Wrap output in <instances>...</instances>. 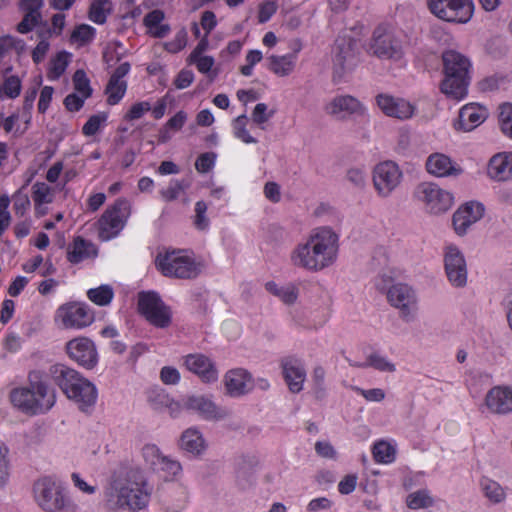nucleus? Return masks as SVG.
<instances>
[{
  "label": "nucleus",
  "instance_id": "48",
  "mask_svg": "<svg viewBox=\"0 0 512 512\" xmlns=\"http://www.w3.org/2000/svg\"><path fill=\"white\" fill-rule=\"evenodd\" d=\"M94 35L95 28L87 24H80L71 33V40L85 44L90 42L94 38Z\"/></svg>",
  "mask_w": 512,
  "mask_h": 512
},
{
  "label": "nucleus",
  "instance_id": "14",
  "mask_svg": "<svg viewBox=\"0 0 512 512\" xmlns=\"http://www.w3.org/2000/svg\"><path fill=\"white\" fill-rule=\"evenodd\" d=\"M368 52L379 59L399 60L402 57L401 43L385 28H375Z\"/></svg>",
  "mask_w": 512,
  "mask_h": 512
},
{
  "label": "nucleus",
  "instance_id": "42",
  "mask_svg": "<svg viewBox=\"0 0 512 512\" xmlns=\"http://www.w3.org/2000/svg\"><path fill=\"white\" fill-rule=\"evenodd\" d=\"M357 367H366L371 366L379 371L384 372H394L396 370L395 365L391 362H389L386 358L378 355V354H371L368 357V362L366 364H357Z\"/></svg>",
  "mask_w": 512,
  "mask_h": 512
},
{
  "label": "nucleus",
  "instance_id": "53",
  "mask_svg": "<svg viewBox=\"0 0 512 512\" xmlns=\"http://www.w3.org/2000/svg\"><path fill=\"white\" fill-rule=\"evenodd\" d=\"M207 205L204 201H198L195 204L194 225L198 230H205L208 227L209 220L206 217Z\"/></svg>",
  "mask_w": 512,
  "mask_h": 512
},
{
  "label": "nucleus",
  "instance_id": "47",
  "mask_svg": "<svg viewBox=\"0 0 512 512\" xmlns=\"http://www.w3.org/2000/svg\"><path fill=\"white\" fill-rule=\"evenodd\" d=\"M108 4L107 0H96L94 1L89 10V18L96 24H104L107 16L105 13V5Z\"/></svg>",
  "mask_w": 512,
  "mask_h": 512
},
{
  "label": "nucleus",
  "instance_id": "5",
  "mask_svg": "<svg viewBox=\"0 0 512 512\" xmlns=\"http://www.w3.org/2000/svg\"><path fill=\"white\" fill-rule=\"evenodd\" d=\"M442 62L444 79L440 84L441 92L452 99L464 98L470 84L469 59L456 50H445Z\"/></svg>",
  "mask_w": 512,
  "mask_h": 512
},
{
  "label": "nucleus",
  "instance_id": "22",
  "mask_svg": "<svg viewBox=\"0 0 512 512\" xmlns=\"http://www.w3.org/2000/svg\"><path fill=\"white\" fill-rule=\"evenodd\" d=\"M376 102L380 110L389 117L403 120L410 118L414 112V107L409 102L388 94H378Z\"/></svg>",
  "mask_w": 512,
  "mask_h": 512
},
{
  "label": "nucleus",
  "instance_id": "40",
  "mask_svg": "<svg viewBox=\"0 0 512 512\" xmlns=\"http://www.w3.org/2000/svg\"><path fill=\"white\" fill-rule=\"evenodd\" d=\"M433 505V499L425 490L411 493L407 497V506L411 509L428 508Z\"/></svg>",
  "mask_w": 512,
  "mask_h": 512
},
{
  "label": "nucleus",
  "instance_id": "26",
  "mask_svg": "<svg viewBox=\"0 0 512 512\" xmlns=\"http://www.w3.org/2000/svg\"><path fill=\"white\" fill-rule=\"evenodd\" d=\"M487 110L478 104L470 103L463 106L459 111V121L456 129L471 131L479 126L487 118Z\"/></svg>",
  "mask_w": 512,
  "mask_h": 512
},
{
  "label": "nucleus",
  "instance_id": "11",
  "mask_svg": "<svg viewBox=\"0 0 512 512\" xmlns=\"http://www.w3.org/2000/svg\"><path fill=\"white\" fill-rule=\"evenodd\" d=\"M130 214V204L126 199H118L115 204L107 209L99 219V237L108 241L117 236L124 228L126 219Z\"/></svg>",
  "mask_w": 512,
  "mask_h": 512
},
{
  "label": "nucleus",
  "instance_id": "39",
  "mask_svg": "<svg viewBox=\"0 0 512 512\" xmlns=\"http://www.w3.org/2000/svg\"><path fill=\"white\" fill-rule=\"evenodd\" d=\"M32 198L35 206L51 203L53 201L51 188L44 182H36L32 187Z\"/></svg>",
  "mask_w": 512,
  "mask_h": 512
},
{
  "label": "nucleus",
  "instance_id": "44",
  "mask_svg": "<svg viewBox=\"0 0 512 512\" xmlns=\"http://www.w3.org/2000/svg\"><path fill=\"white\" fill-rule=\"evenodd\" d=\"M142 456L151 469L155 470L164 455L155 444H146L142 448Z\"/></svg>",
  "mask_w": 512,
  "mask_h": 512
},
{
  "label": "nucleus",
  "instance_id": "61",
  "mask_svg": "<svg viewBox=\"0 0 512 512\" xmlns=\"http://www.w3.org/2000/svg\"><path fill=\"white\" fill-rule=\"evenodd\" d=\"M194 80V74L191 70L182 69L174 79V86L177 89H185L191 85Z\"/></svg>",
  "mask_w": 512,
  "mask_h": 512
},
{
  "label": "nucleus",
  "instance_id": "21",
  "mask_svg": "<svg viewBox=\"0 0 512 512\" xmlns=\"http://www.w3.org/2000/svg\"><path fill=\"white\" fill-rule=\"evenodd\" d=\"M184 365L205 383L215 382L218 379V370L214 362L204 354L195 353L185 356Z\"/></svg>",
  "mask_w": 512,
  "mask_h": 512
},
{
  "label": "nucleus",
  "instance_id": "55",
  "mask_svg": "<svg viewBox=\"0 0 512 512\" xmlns=\"http://www.w3.org/2000/svg\"><path fill=\"white\" fill-rule=\"evenodd\" d=\"M325 375L326 372L322 366H316L313 370L312 380L314 383V390L317 398H321L325 392Z\"/></svg>",
  "mask_w": 512,
  "mask_h": 512
},
{
  "label": "nucleus",
  "instance_id": "62",
  "mask_svg": "<svg viewBox=\"0 0 512 512\" xmlns=\"http://www.w3.org/2000/svg\"><path fill=\"white\" fill-rule=\"evenodd\" d=\"M85 99L83 96L80 97L76 93H71L65 97L64 106L68 111L76 112L83 107Z\"/></svg>",
  "mask_w": 512,
  "mask_h": 512
},
{
  "label": "nucleus",
  "instance_id": "8",
  "mask_svg": "<svg viewBox=\"0 0 512 512\" xmlns=\"http://www.w3.org/2000/svg\"><path fill=\"white\" fill-rule=\"evenodd\" d=\"M359 48L356 39L349 36L338 37L333 48V81L340 82L346 73L358 64Z\"/></svg>",
  "mask_w": 512,
  "mask_h": 512
},
{
  "label": "nucleus",
  "instance_id": "28",
  "mask_svg": "<svg viewBox=\"0 0 512 512\" xmlns=\"http://www.w3.org/2000/svg\"><path fill=\"white\" fill-rule=\"evenodd\" d=\"M487 173L495 181H512V153L494 155L489 160Z\"/></svg>",
  "mask_w": 512,
  "mask_h": 512
},
{
  "label": "nucleus",
  "instance_id": "18",
  "mask_svg": "<svg viewBox=\"0 0 512 512\" xmlns=\"http://www.w3.org/2000/svg\"><path fill=\"white\" fill-rule=\"evenodd\" d=\"M56 317L62 321L65 328H83L93 322V315L86 305L80 303H66L61 305Z\"/></svg>",
  "mask_w": 512,
  "mask_h": 512
},
{
  "label": "nucleus",
  "instance_id": "32",
  "mask_svg": "<svg viewBox=\"0 0 512 512\" xmlns=\"http://www.w3.org/2000/svg\"><path fill=\"white\" fill-rule=\"evenodd\" d=\"M187 501L185 489L179 485H174L171 493L163 500L164 508L167 512H180L184 509Z\"/></svg>",
  "mask_w": 512,
  "mask_h": 512
},
{
  "label": "nucleus",
  "instance_id": "31",
  "mask_svg": "<svg viewBox=\"0 0 512 512\" xmlns=\"http://www.w3.org/2000/svg\"><path fill=\"white\" fill-rule=\"evenodd\" d=\"M96 255L97 250L94 244L81 236H77L73 241L72 249H68L67 259L69 262L77 264L90 256Z\"/></svg>",
  "mask_w": 512,
  "mask_h": 512
},
{
  "label": "nucleus",
  "instance_id": "19",
  "mask_svg": "<svg viewBox=\"0 0 512 512\" xmlns=\"http://www.w3.org/2000/svg\"><path fill=\"white\" fill-rule=\"evenodd\" d=\"M66 350L71 359L87 369H92L97 364L98 354L96 347L93 341L88 338H76L69 341L66 345Z\"/></svg>",
  "mask_w": 512,
  "mask_h": 512
},
{
  "label": "nucleus",
  "instance_id": "4",
  "mask_svg": "<svg viewBox=\"0 0 512 512\" xmlns=\"http://www.w3.org/2000/svg\"><path fill=\"white\" fill-rule=\"evenodd\" d=\"M38 371L29 374V387L16 388L10 393L11 403L29 415L42 414L49 411L56 402L54 389L41 381Z\"/></svg>",
  "mask_w": 512,
  "mask_h": 512
},
{
  "label": "nucleus",
  "instance_id": "46",
  "mask_svg": "<svg viewBox=\"0 0 512 512\" xmlns=\"http://www.w3.org/2000/svg\"><path fill=\"white\" fill-rule=\"evenodd\" d=\"M21 91V80L18 76H9L2 82V94L9 98H16Z\"/></svg>",
  "mask_w": 512,
  "mask_h": 512
},
{
  "label": "nucleus",
  "instance_id": "41",
  "mask_svg": "<svg viewBox=\"0 0 512 512\" xmlns=\"http://www.w3.org/2000/svg\"><path fill=\"white\" fill-rule=\"evenodd\" d=\"M73 84L74 89L81 93L84 98H89L92 95L93 90L90 86V80L84 70L78 69L75 71L73 75Z\"/></svg>",
  "mask_w": 512,
  "mask_h": 512
},
{
  "label": "nucleus",
  "instance_id": "27",
  "mask_svg": "<svg viewBox=\"0 0 512 512\" xmlns=\"http://www.w3.org/2000/svg\"><path fill=\"white\" fill-rule=\"evenodd\" d=\"M486 405L494 413L506 414L512 411V389L494 387L486 395Z\"/></svg>",
  "mask_w": 512,
  "mask_h": 512
},
{
  "label": "nucleus",
  "instance_id": "36",
  "mask_svg": "<svg viewBox=\"0 0 512 512\" xmlns=\"http://www.w3.org/2000/svg\"><path fill=\"white\" fill-rule=\"evenodd\" d=\"M396 450L386 441H378L373 446V456L376 462L392 463L395 460Z\"/></svg>",
  "mask_w": 512,
  "mask_h": 512
},
{
  "label": "nucleus",
  "instance_id": "29",
  "mask_svg": "<svg viewBox=\"0 0 512 512\" xmlns=\"http://www.w3.org/2000/svg\"><path fill=\"white\" fill-rule=\"evenodd\" d=\"M327 113L337 116L341 113L347 115L363 114L364 107L358 99L350 95H341L335 97L326 108Z\"/></svg>",
  "mask_w": 512,
  "mask_h": 512
},
{
  "label": "nucleus",
  "instance_id": "30",
  "mask_svg": "<svg viewBox=\"0 0 512 512\" xmlns=\"http://www.w3.org/2000/svg\"><path fill=\"white\" fill-rule=\"evenodd\" d=\"M179 448L194 456L201 455L206 449L202 433L196 428L186 429L179 439Z\"/></svg>",
  "mask_w": 512,
  "mask_h": 512
},
{
  "label": "nucleus",
  "instance_id": "38",
  "mask_svg": "<svg viewBox=\"0 0 512 512\" xmlns=\"http://www.w3.org/2000/svg\"><path fill=\"white\" fill-rule=\"evenodd\" d=\"M481 488L485 496L494 503H500L505 499V492L496 481L485 478L481 481Z\"/></svg>",
  "mask_w": 512,
  "mask_h": 512
},
{
  "label": "nucleus",
  "instance_id": "43",
  "mask_svg": "<svg viewBox=\"0 0 512 512\" xmlns=\"http://www.w3.org/2000/svg\"><path fill=\"white\" fill-rule=\"evenodd\" d=\"M108 118L107 113L100 112L98 114L92 115L87 122L82 127V133L85 136H93L95 135L101 124L104 123Z\"/></svg>",
  "mask_w": 512,
  "mask_h": 512
},
{
  "label": "nucleus",
  "instance_id": "2",
  "mask_svg": "<svg viewBox=\"0 0 512 512\" xmlns=\"http://www.w3.org/2000/svg\"><path fill=\"white\" fill-rule=\"evenodd\" d=\"M338 235L331 228L316 229L305 243H299L290 254L291 264L308 271H320L336 260Z\"/></svg>",
  "mask_w": 512,
  "mask_h": 512
},
{
  "label": "nucleus",
  "instance_id": "7",
  "mask_svg": "<svg viewBox=\"0 0 512 512\" xmlns=\"http://www.w3.org/2000/svg\"><path fill=\"white\" fill-rule=\"evenodd\" d=\"M138 311L153 326L165 329L172 322L171 308L166 305L155 291L138 293Z\"/></svg>",
  "mask_w": 512,
  "mask_h": 512
},
{
  "label": "nucleus",
  "instance_id": "57",
  "mask_svg": "<svg viewBox=\"0 0 512 512\" xmlns=\"http://www.w3.org/2000/svg\"><path fill=\"white\" fill-rule=\"evenodd\" d=\"M267 105L265 103H258L253 112H252V120L260 125L265 122H267L273 115L274 111L271 110L270 112H267Z\"/></svg>",
  "mask_w": 512,
  "mask_h": 512
},
{
  "label": "nucleus",
  "instance_id": "17",
  "mask_svg": "<svg viewBox=\"0 0 512 512\" xmlns=\"http://www.w3.org/2000/svg\"><path fill=\"white\" fill-rule=\"evenodd\" d=\"M183 408L196 412L205 420L219 421L230 416V411L217 406L204 395H191L183 400Z\"/></svg>",
  "mask_w": 512,
  "mask_h": 512
},
{
  "label": "nucleus",
  "instance_id": "1",
  "mask_svg": "<svg viewBox=\"0 0 512 512\" xmlns=\"http://www.w3.org/2000/svg\"><path fill=\"white\" fill-rule=\"evenodd\" d=\"M151 492L140 468L122 464L114 471L105 496L110 509L137 512L148 505Z\"/></svg>",
  "mask_w": 512,
  "mask_h": 512
},
{
  "label": "nucleus",
  "instance_id": "12",
  "mask_svg": "<svg viewBox=\"0 0 512 512\" xmlns=\"http://www.w3.org/2000/svg\"><path fill=\"white\" fill-rule=\"evenodd\" d=\"M415 197L423 202L426 209L433 214L444 213L453 205V195L431 182L420 183L415 190Z\"/></svg>",
  "mask_w": 512,
  "mask_h": 512
},
{
  "label": "nucleus",
  "instance_id": "20",
  "mask_svg": "<svg viewBox=\"0 0 512 512\" xmlns=\"http://www.w3.org/2000/svg\"><path fill=\"white\" fill-rule=\"evenodd\" d=\"M484 211L483 204L473 201L458 208L452 217L455 232L459 236L465 235L468 228L483 217Z\"/></svg>",
  "mask_w": 512,
  "mask_h": 512
},
{
  "label": "nucleus",
  "instance_id": "63",
  "mask_svg": "<svg viewBox=\"0 0 512 512\" xmlns=\"http://www.w3.org/2000/svg\"><path fill=\"white\" fill-rule=\"evenodd\" d=\"M53 93L54 88L52 86H44L42 88L38 102V111L40 113H45L48 109L50 102L52 100Z\"/></svg>",
  "mask_w": 512,
  "mask_h": 512
},
{
  "label": "nucleus",
  "instance_id": "52",
  "mask_svg": "<svg viewBox=\"0 0 512 512\" xmlns=\"http://www.w3.org/2000/svg\"><path fill=\"white\" fill-rule=\"evenodd\" d=\"M182 467L178 461L172 460L167 456H163L155 468L156 472H165L168 475L175 476L181 471Z\"/></svg>",
  "mask_w": 512,
  "mask_h": 512
},
{
  "label": "nucleus",
  "instance_id": "15",
  "mask_svg": "<svg viewBox=\"0 0 512 512\" xmlns=\"http://www.w3.org/2000/svg\"><path fill=\"white\" fill-rule=\"evenodd\" d=\"M444 269L447 279L453 287L463 288L467 285L468 270L466 259L456 246L446 248Z\"/></svg>",
  "mask_w": 512,
  "mask_h": 512
},
{
  "label": "nucleus",
  "instance_id": "64",
  "mask_svg": "<svg viewBox=\"0 0 512 512\" xmlns=\"http://www.w3.org/2000/svg\"><path fill=\"white\" fill-rule=\"evenodd\" d=\"M357 476L354 474L346 475L338 484V490L343 495L352 493L357 484Z\"/></svg>",
  "mask_w": 512,
  "mask_h": 512
},
{
  "label": "nucleus",
  "instance_id": "24",
  "mask_svg": "<svg viewBox=\"0 0 512 512\" xmlns=\"http://www.w3.org/2000/svg\"><path fill=\"white\" fill-rule=\"evenodd\" d=\"M227 394L239 397L247 394L253 387L251 374L242 368L232 369L224 376Z\"/></svg>",
  "mask_w": 512,
  "mask_h": 512
},
{
  "label": "nucleus",
  "instance_id": "34",
  "mask_svg": "<svg viewBox=\"0 0 512 512\" xmlns=\"http://www.w3.org/2000/svg\"><path fill=\"white\" fill-rule=\"evenodd\" d=\"M88 299L98 306H107L114 297V291L111 286L103 284L97 288H91L87 291Z\"/></svg>",
  "mask_w": 512,
  "mask_h": 512
},
{
  "label": "nucleus",
  "instance_id": "59",
  "mask_svg": "<svg viewBox=\"0 0 512 512\" xmlns=\"http://www.w3.org/2000/svg\"><path fill=\"white\" fill-rule=\"evenodd\" d=\"M151 110V106L149 102H138L135 103L130 110L126 113L125 119L126 120H136L140 119L145 112H148Z\"/></svg>",
  "mask_w": 512,
  "mask_h": 512
},
{
  "label": "nucleus",
  "instance_id": "51",
  "mask_svg": "<svg viewBox=\"0 0 512 512\" xmlns=\"http://www.w3.org/2000/svg\"><path fill=\"white\" fill-rule=\"evenodd\" d=\"M216 154L213 152L202 153L195 162V169L199 173L209 172L215 164Z\"/></svg>",
  "mask_w": 512,
  "mask_h": 512
},
{
  "label": "nucleus",
  "instance_id": "9",
  "mask_svg": "<svg viewBox=\"0 0 512 512\" xmlns=\"http://www.w3.org/2000/svg\"><path fill=\"white\" fill-rule=\"evenodd\" d=\"M156 265L166 277L191 279L199 274L198 266L193 259L175 251L168 252L163 256L158 255Z\"/></svg>",
  "mask_w": 512,
  "mask_h": 512
},
{
  "label": "nucleus",
  "instance_id": "60",
  "mask_svg": "<svg viewBox=\"0 0 512 512\" xmlns=\"http://www.w3.org/2000/svg\"><path fill=\"white\" fill-rule=\"evenodd\" d=\"M160 378L164 384L174 385L179 382L180 373L174 367L165 366L161 369Z\"/></svg>",
  "mask_w": 512,
  "mask_h": 512
},
{
  "label": "nucleus",
  "instance_id": "33",
  "mask_svg": "<svg viewBox=\"0 0 512 512\" xmlns=\"http://www.w3.org/2000/svg\"><path fill=\"white\" fill-rule=\"evenodd\" d=\"M268 69L279 76H286L293 70V57L291 55L275 56L268 58Z\"/></svg>",
  "mask_w": 512,
  "mask_h": 512
},
{
  "label": "nucleus",
  "instance_id": "50",
  "mask_svg": "<svg viewBox=\"0 0 512 512\" xmlns=\"http://www.w3.org/2000/svg\"><path fill=\"white\" fill-rule=\"evenodd\" d=\"M187 186L188 184L184 180H173L167 189L161 191V195L166 201L175 200Z\"/></svg>",
  "mask_w": 512,
  "mask_h": 512
},
{
  "label": "nucleus",
  "instance_id": "58",
  "mask_svg": "<svg viewBox=\"0 0 512 512\" xmlns=\"http://www.w3.org/2000/svg\"><path fill=\"white\" fill-rule=\"evenodd\" d=\"M277 5L275 2L266 1L259 6L258 22L263 24L270 20V18L276 13Z\"/></svg>",
  "mask_w": 512,
  "mask_h": 512
},
{
  "label": "nucleus",
  "instance_id": "16",
  "mask_svg": "<svg viewBox=\"0 0 512 512\" xmlns=\"http://www.w3.org/2000/svg\"><path fill=\"white\" fill-rule=\"evenodd\" d=\"M402 177L398 165L392 161L378 164L373 172V183L377 192L387 197L399 185Z\"/></svg>",
  "mask_w": 512,
  "mask_h": 512
},
{
  "label": "nucleus",
  "instance_id": "49",
  "mask_svg": "<svg viewBox=\"0 0 512 512\" xmlns=\"http://www.w3.org/2000/svg\"><path fill=\"white\" fill-rule=\"evenodd\" d=\"M42 19L41 14L25 12L23 19L17 25V31L26 34L34 29Z\"/></svg>",
  "mask_w": 512,
  "mask_h": 512
},
{
  "label": "nucleus",
  "instance_id": "13",
  "mask_svg": "<svg viewBox=\"0 0 512 512\" xmlns=\"http://www.w3.org/2000/svg\"><path fill=\"white\" fill-rule=\"evenodd\" d=\"M389 303L399 310L400 317L410 322L415 319L417 313V297L411 286L404 283L392 285L387 291Z\"/></svg>",
  "mask_w": 512,
  "mask_h": 512
},
{
  "label": "nucleus",
  "instance_id": "3",
  "mask_svg": "<svg viewBox=\"0 0 512 512\" xmlns=\"http://www.w3.org/2000/svg\"><path fill=\"white\" fill-rule=\"evenodd\" d=\"M54 383L67 398L73 400L81 411H87L96 403L97 389L93 383L78 371L64 364H55L50 368Z\"/></svg>",
  "mask_w": 512,
  "mask_h": 512
},
{
  "label": "nucleus",
  "instance_id": "10",
  "mask_svg": "<svg viewBox=\"0 0 512 512\" xmlns=\"http://www.w3.org/2000/svg\"><path fill=\"white\" fill-rule=\"evenodd\" d=\"M430 11L447 22L467 23L473 16L472 0H429Z\"/></svg>",
  "mask_w": 512,
  "mask_h": 512
},
{
  "label": "nucleus",
  "instance_id": "6",
  "mask_svg": "<svg viewBox=\"0 0 512 512\" xmlns=\"http://www.w3.org/2000/svg\"><path fill=\"white\" fill-rule=\"evenodd\" d=\"M34 498L45 512H76L77 505L65 494L61 482L43 477L33 485Z\"/></svg>",
  "mask_w": 512,
  "mask_h": 512
},
{
  "label": "nucleus",
  "instance_id": "54",
  "mask_svg": "<svg viewBox=\"0 0 512 512\" xmlns=\"http://www.w3.org/2000/svg\"><path fill=\"white\" fill-rule=\"evenodd\" d=\"M255 481L254 473L250 468L240 467L237 470L236 482L240 489L245 490L253 485Z\"/></svg>",
  "mask_w": 512,
  "mask_h": 512
},
{
  "label": "nucleus",
  "instance_id": "25",
  "mask_svg": "<svg viewBox=\"0 0 512 512\" xmlns=\"http://www.w3.org/2000/svg\"><path fill=\"white\" fill-rule=\"evenodd\" d=\"M427 171L436 177L458 176L463 169L453 163L451 158L442 153H433L426 160Z\"/></svg>",
  "mask_w": 512,
  "mask_h": 512
},
{
  "label": "nucleus",
  "instance_id": "45",
  "mask_svg": "<svg viewBox=\"0 0 512 512\" xmlns=\"http://www.w3.org/2000/svg\"><path fill=\"white\" fill-rule=\"evenodd\" d=\"M246 121L247 117L246 115H240L238 116L234 121V135L238 139L242 140L245 143L251 144L256 143L257 140L252 137L248 130L246 129Z\"/></svg>",
  "mask_w": 512,
  "mask_h": 512
},
{
  "label": "nucleus",
  "instance_id": "35",
  "mask_svg": "<svg viewBox=\"0 0 512 512\" xmlns=\"http://www.w3.org/2000/svg\"><path fill=\"white\" fill-rule=\"evenodd\" d=\"M69 56L70 53L66 51H61L56 54L50 60V67L48 71V77L50 80H57L61 77V75L65 72L68 64H69Z\"/></svg>",
  "mask_w": 512,
  "mask_h": 512
},
{
  "label": "nucleus",
  "instance_id": "37",
  "mask_svg": "<svg viewBox=\"0 0 512 512\" xmlns=\"http://www.w3.org/2000/svg\"><path fill=\"white\" fill-rule=\"evenodd\" d=\"M127 89L126 81H117L114 82L112 79H109L108 84L105 88V93L107 94V103L109 105H116L120 102V100L124 97Z\"/></svg>",
  "mask_w": 512,
  "mask_h": 512
},
{
  "label": "nucleus",
  "instance_id": "23",
  "mask_svg": "<svg viewBox=\"0 0 512 512\" xmlns=\"http://www.w3.org/2000/svg\"><path fill=\"white\" fill-rule=\"evenodd\" d=\"M283 377L292 393H298L303 389L306 379V370L303 363L296 357H285L281 360Z\"/></svg>",
  "mask_w": 512,
  "mask_h": 512
},
{
  "label": "nucleus",
  "instance_id": "56",
  "mask_svg": "<svg viewBox=\"0 0 512 512\" xmlns=\"http://www.w3.org/2000/svg\"><path fill=\"white\" fill-rule=\"evenodd\" d=\"M186 43L187 32L185 29H181L172 41L165 44V49L170 53H177L186 46Z\"/></svg>",
  "mask_w": 512,
  "mask_h": 512
}]
</instances>
